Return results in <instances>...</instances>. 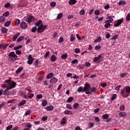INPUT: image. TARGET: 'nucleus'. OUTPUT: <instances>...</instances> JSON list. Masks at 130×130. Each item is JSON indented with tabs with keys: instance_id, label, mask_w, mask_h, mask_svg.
<instances>
[{
	"instance_id": "53",
	"label": "nucleus",
	"mask_w": 130,
	"mask_h": 130,
	"mask_svg": "<svg viewBox=\"0 0 130 130\" xmlns=\"http://www.w3.org/2000/svg\"><path fill=\"white\" fill-rule=\"evenodd\" d=\"M66 108H68V109H73V107H72L71 104H67Z\"/></svg>"
},
{
	"instance_id": "35",
	"label": "nucleus",
	"mask_w": 130,
	"mask_h": 130,
	"mask_svg": "<svg viewBox=\"0 0 130 130\" xmlns=\"http://www.w3.org/2000/svg\"><path fill=\"white\" fill-rule=\"evenodd\" d=\"M1 31L3 34L7 33L8 32V29L6 27H3L1 28Z\"/></svg>"
},
{
	"instance_id": "50",
	"label": "nucleus",
	"mask_w": 130,
	"mask_h": 130,
	"mask_svg": "<svg viewBox=\"0 0 130 130\" xmlns=\"http://www.w3.org/2000/svg\"><path fill=\"white\" fill-rule=\"evenodd\" d=\"M31 113V110H27L25 113V114L24 115L25 116H27L28 115H29V114H30Z\"/></svg>"
},
{
	"instance_id": "4",
	"label": "nucleus",
	"mask_w": 130,
	"mask_h": 130,
	"mask_svg": "<svg viewBox=\"0 0 130 130\" xmlns=\"http://www.w3.org/2000/svg\"><path fill=\"white\" fill-rule=\"evenodd\" d=\"M97 92V88L96 87H92L91 88V91L87 90L85 91V94L87 95H91L92 93H96Z\"/></svg>"
},
{
	"instance_id": "43",
	"label": "nucleus",
	"mask_w": 130,
	"mask_h": 130,
	"mask_svg": "<svg viewBox=\"0 0 130 130\" xmlns=\"http://www.w3.org/2000/svg\"><path fill=\"white\" fill-rule=\"evenodd\" d=\"M61 57L62 59H66L68 57V54H64L61 55Z\"/></svg>"
},
{
	"instance_id": "9",
	"label": "nucleus",
	"mask_w": 130,
	"mask_h": 130,
	"mask_svg": "<svg viewBox=\"0 0 130 130\" xmlns=\"http://www.w3.org/2000/svg\"><path fill=\"white\" fill-rule=\"evenodd\" d=\"M103 119H106V122H108L111 120V118H109V115L108 114H105L102 116Z\"/></svg>"
},
{
	"instance_id": "45",
	"label": "nucleus",
	"mask_w": 130,
	"mask_h": 130,
	"mask_svg": "<svg viewBox=\"0 0 130 130\" xmlns=\"http://www.w3.org/2000/svg\"><path fill=\"white\" fill-rule=\"evenodd\" d=\"M116 97H117L116 94H114L112 96V97H111V98L110 99L111 101H113V100H114V99H115V98H116Z\"/></svg>"
},
{
	"instance_id": "26",
	"label": "nucleus",
	"mask_w": 130,
	"mask_h": 130,
	"mask_svg": "<svg viewBox=\"0 0 130 130\" xmlns=\"http://www.w3.org/2000/svg\"><path fill=\"white\" fill-rule=\"evenodd\" d=\"M20 34H21V33L18 32L17 34H16L12 38L13 39V41H15L16 40V39H17L18 38V37H19V36L20 35Z\"/></svg>"
},
{
	"instance_id": "59",
	"label": "nucleus",
	"mask_w": 130,
	"mask_h": 130,
	"mask_svg": "<svg viewBox=\"0 0 130 130\" xmlns=\"http://www.w3.org/2000/svg\"><path fill=\"white\" fill-rule=\"evenodd\" d=\"M121 87V85H119L115 87V90H116L117 91H118V90H119V89H120Z\"/></svg>"
},
{
	"instance_id": "23",
	"label": "nucleus",
	"mask_w": 130,
	"mask_h": 130,
	"mask_svg": "<svg viewBox=\"0 0 130 130\" xmlns=\"http://www.w3.org/2000/svg\"><path fill=\"white\" fill-rule=\"evenodd\" d=\"M23 71V67H19L16 71V74L17 75H18L20 73V72H22Z\"/></svg>"
},
{
	"instance_id": "20",
	"label": "nucleus",
	"mask_w": 130,
	"mask_h": 130,
	"mask_svg": "<svg viewBox=\"0 0 130 130\" xmlns=\"http://www.w3.org/2000/svg\"><path fill=\"white\" fill-rule=\"evenodd\" d=\"M118 115L120 117H123L125 116V115H126V113L125 112H120L118 113Z\"/></svg>"
},
{
	"instance_id": "17",
	"label": "nucleus",
	"mask_w": 130,
	"mask_h": 130,
	"mask_svg": "<svg viewBox=\"0 0 130 130\" xmlns=\"http://www.w3.org/2000/svg\"><path fill=\"white\" fill-rule=\"evenodd\" d=\"M18 59V58H15L11 56H9L8 57V60L9 61H10V62H14L15 60H17Z\"/></svg>"
},
{
	"instance_id": "25",
	"label": "nucleus",
	"mask_w": 130,
	"mask_h": 130,
	"mask_svg": "<svg viewBox=\"0 0 130 130\" xmlns=\"http://www.w3.org/2000/svg\"><path fill=\"white\" fill-rule=\"evenodd\" d=\"M69 4L70 5H75V4H77V0H70Z\"/></svg>"
},
{
	"instance_id": "40",
	"label": "nucleus",
	"mask_w": 130,
	"mask_h": 130,
	"mask_svg": "<svg viewBox=\"0 0 130 130\" xmlns=\"http://www.w3.org/2000/svg\"><path fill=\"white\" fill-rule=\"evenodd\" d=\"M84 89V88H83L82 86H80L79 87H78V89H77V92H78V93H81V92H83V91L84 90H83Z\"/></svg>"
},
{
	"instance_id": "62",
	"label": "nucleus",
	"mask_w": 130,
	"mask_h": 130,
	"mask_svg": "<svg viewBox=\"0 0 130 130\" xmlns=\"http://www.w3.org/2000/svg\"><path fill=\"white\" fill-rule=\"evenodd\" d=\"M100 48H101V46L99 45L95 46L94 49L98 50L99 49H100Z\"/></svg>"
},
{
	"instance_id": "11",
	"label": "nucleus",
	"mask_w": 130,
	"mask_h": 130,
	"mask_svg": "<svg viewBox=\"0 0 130 130\" xmlns=\"http://www.w3.org/2000/svg\"><path fill=\"white\" fill-rule=\"evenodd\" d=\"M123 22V18H122L117 21V22L114 24V27H118L121 23Z\"/></svg>"
},
{
	"instance_id": "44",
	"label": "nucleus",
	"mask_w": 130,
	"mask_h": 130,
	"mask_svg": "<svg viewBox=\"0 0 130 130\" xmlns=\"http://www.w3.org/2000/svg\"><path fill=\"white\" fill-rule=\"evenodd\" d=\"M119 110H120V111H124V105H122L120 106Z\"/></svg>"
},
{
	"instance_id": "55",
	"label": "nucleus",
	"mask_w": 130,
	"mask_h": 130,
	"mask_svg": "<svg viewBox=\"0 0 130 130\" xmlns=\"http://www.w3.org/2000/svg\"><path fill=\"white\" fill-rule=\"evenodd\" d=\"M85 10L84 9L81 10L79 12L80 15H81V16L83 15H85Z\"/></svg>"
},
{
	"instance_id": "34",
	"label": "nucleus",
	"mask_w": 130,
	"mask_h": 130,
	"mask_svg": "<svg viewBox=\"0 0 130 130\" xmlns=\"http://www.w3.org/2000/svg\"><path fill=\"white\" fill-rule=\"evenodd\" d=\"M38 63H39V60L36 59L34 62V66H35V68H37V66H38Z\"/></svg>"
},
{
	"instance_id": "30",
	"label": "nucleus",
	"mask_w": 130,
	"mask_h": 130,
	"mask_svg": "<svg viewBox=\"0 0 130 130\" xmlns=\"http://www.w3.org/2000/svg\"><path fill=\"white\" fill-rule=\"evenodd\" d=\"M50 59L52 61L54 62L56 60V56L55 55H52L50 57Z\"/></svg>"
},
{
	"instance_id": "6",
	"label": "nucleus",
	"mask_w": 130,
	"mask_h": 130,
	"mask_svg": "<svg viewBox=\"0 0 130 130\" xmlns=\"http://www.w3.org/2000/svg\"><path fill=\"white\" fill-rule=\"evenodd\" d=\"M27 59H28L27 63L28 64H32L34 60V58H33V57L32 56V55L31 54L28 55V56H27Z\"/></svg>"
},
{
	"instance_id": "16",
	"label": "nucleus",
	"mask_w": 130,
	"mask_h": 130,
	"mask_svg": "<svg viewBox=\"0 0 130 130\" xmlns=\"http://www.w3.org/2000/svg\"><path fill=\"white\" fill-rule=\"evenodd\" d=\"M67 123V117H64L61 119L60 124L63 125Z\"/></svg>"
},
{
	"instance_id": "18",
	"label": "nucleus",
	"mask_w": 130,
	"mask_h": 130,
	"mask_svg": "<svg viewBox=\"0 0 130 130\" xmlns=\"http://www.w3.org/2000/svg\"><path fill=\"white\" fill-rule=\"evenodd\" d=\"M64 114L66 115H72L73 114V112L71 110H67L64 111Z\"/></svg>"
},
{
	"instance_id": "42",
	"label": "nucleus",
	"mask_w": 130,
	"mask_h": 130,
	"mask_svg": "<svg viewBox=\"0 0 130 130\" xmlns=\"http://www.w3.org/2000/svg\"><path fill=\"white\" fill-rule=\"evenodd\" d=\"M61 17H62V13H59L56 17V20H59V19H61Z\"/></svg>"
},
{
	"instance_id": "33",
	"label": "nucleus",
	"mask_w": 130,
	"mask_h": 130,
	"mask_svg": "<svg viewBox=\"0 0 130 130\" xmlns=\"http://www.w3.org/2000/svg\"><path fill=\"white\" fill-rule=\"evenodd\" d=\"M6 20V18H5L3 16H1L0 17V23H4Z\"/></svg>"
},
{
	"instance_id": "1",
	"label": "nucleus",
	"mask_w": 130,
	"mask_h": 130,
	"mask_svg": "<svg viewBox=\"0 0 130 130\" xmlns=\"http://www.w3.org/2000/svg\"><path fill=\"white\" fill-rule=\"evenodd\" d=\"M36 26L38 27L37 28L38 33H42L46 28H47V25H43L42 21L39 20L36 23Z\"/></svg>"
},
{
	"instance_id": "32",
	"label": "nucleus",
	"mask_w": 130,
	"mask_h": 130,
	"mask_svg": "<svg viewBox=\"0 0 130 130\" xmlns=\"http://www.w3.org/2000/svg\"><path fill=\"white\" fill-rule=\"evenodd\" d=\"M9 15H10V12L9 11H6L3 14V17H9Z\"/></svg>"
},
{
	"instance_id": "41",
	"label": "nucleus",
	"mask_w": 130,
	"mask_h": 130,
	"mask_svg": "<svg viewBox=\"0 0 130 130\" xmlns=\"http://www.w3.org/2000/svg\"><path fill=\"white\" fill-rule=\"evenodd\" d=\"M10 25H11V21H10L6 22L4 24L5 27H9Z\"/></svg>"
},
{
	"instance_id": "10",
	"label": "nucleus",
	"mask_w": 130,
	"mask_h": 130,
	"mask_svg": "<svg viewBox=\"0 0 130 130\" xmlns=\"http://www.w3.org/2000/svg\"><path fill=\"white\" fill-rule=\"evenodd\" d=\"M26 22H27L28 24H30L31 22H33L34 21V17L32 15H29V17H28L25 19Z\"/></svg>"
},
{
	"instance_id": "61",
	"label": "nucleus",
	"mask_w": 130,
	"mask_h": 130,
	"mask_svg": "<svg viewBox=\"0 0 130 130\" xmlns=\"http://www.w3.org/2000/svg\"><path fill=\"white\" fill-rule=\"evenodd\" d=\"M43 96L42 94H37V99H41Z\"/></svg>"
},
{
	"instance_id": "56",
	"label": "nucleus",
	"mask_w": 130,
	"mask_h": 130,
	"mask_svg": "<svg viewBox=\"0 0 130 130\" xmlns=\"http://www.w3.org/2000/svg\"><path fill=\"white\" fill-rule=\"evenodd\" d=\"M12 128H13V125H9L7 127L6 130H10Z\"/></svg>"
},
{
	"instance_id": "48",
	"label": "nucleus",
	"mask_w": 130,
	"mask_h": 130,
	"mask_svg": "<svg viewBox=\"0 0 130 130\" xmlns=\"http://www.w3.org/2000/svg\"><path fill=\"white\" fill-rule=\"evenodd\" d=\"M78 107H79V103L74 104V105H73V108L74 109H77V108H78Z\"/></svg>"
},
{
	"instance_id": "22",
	"label": "nucleus",
	"mask_w": 130,
	"mask_h": 130,
	"mask_svg": "<svg viewBox=\"0 0 130 130\" xmlns=\"http://www.w3.org/2000/svg\"><path fill=\"white\" fill-rule=\"evenodd\" d=\"M113 18H115V17L113 16H108L107 17V19H109L108 20V21H110V22H111L112 23H113Z\"/></svg>"
},
{
	"instance_id": "8",
	"label": "nucleus",
	"mask_w": 130,
	"mask_h": 130,
	"mask_svg": "<svg viewBox=\"0 0 130 130\" xmlns=\"http://www.w3.org/2000/svg\"><path fill=\"white\" fill-rule=\"evenodd\" d=\"M91 87V85L88 83H86L85 84V86L83 87V92H86V91H89L90 90H89L90 89V88Z\"/></svg>"
},
{
	"instance_id": "13",
	"label": "nucleus",
	"mask_w": 130,
	"mask_h": 130,
	"mask_svg": "<svg viewBox=\"0 0 130 130\" xmlns=\"http://www.w3.org/2000/svg\"><path fill=\"white\" fill-rule=\"evenodd\" d=\"M110 23H112L110 21L107 20L105 21V25H104V27L105 28H107V29H108V28H109V27H110L111 24Z\"/></svg>"
},
{
	"instance_id": "51",
	"label": "nucleus",
	"mask_w": 130,
	"mask_h": 130,
	"mask_svg": "<svg viewBox=\"0 0 130 130\" xmlns=\"http://www.w3.org/2000/svg\"><path fill=\"white\" fill-rule=\"evenodd\" d=\"M117 37H118V36H117V35H115L111 39V40H116Z\"/></svg>"
},
{
	"instance_id": "54",
	"label": "nucleus",
	"mask_w": 130,
	"mask_h": 130,
	"mask_svg": "<svg viewBox=\"0 0 130 130\" xmlns=\"http://www.w3.org/2000/svg\"><path fill=\"white\" fill-rule=\"evenodd\" d=\"M75 53H80V52H81V50H80L79 48H76L75 49Z\"/></svg>"
},
{
	"instance_id": "39",
	"label": "nucleus",
	"mask_w": 130,
	"mask_h": 130,
	"mask_svg": "<svg viewBox=\"0 0 130 130\" xmlns=\"http://www.w3.org/2000/svg\"><path fill=\"white\" fill-rule=\"evenodd\" d=\"M73 100H74V98L70 96L67 100V102L68 103H71V102H72V101Z\"/></svg>"
},
{
	"instance_id": "27",
	"label": "nucleus",
	"mask_w": 130,
	"mask_h": 130,
	"mask_svg": "<svg viewBox=\"0 0 130 130\" xmlns=\"http://www.w3.org/2000/svg\"><path fill=\"white\" fill-rule=\"evenodd\" d=\"M126 2L123 1H120L118 3V6H124V5H126Z\"/></svg>"
},
{
	"instance_id": "52",
	"label": "nucleus",
	"mask_w": 130,
	"mask_h": 130,
	"mask_svg": "<svg viewBox=\"0 0 130 130\" xmlns=\"http://www.w3.org/2000/svg\"><path fill=\"white\" fill-rule=\"evenodd\" d=\"M88 126H89V127H90V128L93 127V126H94V123H93L92 122H90L88 123Z\"/></svg>"
},
{
	"instance_id": "19",
	"label": "nucleus",
	"mask_w": 130,
	"mask_h": 130,
	"mask_svg": "<svg viewBox=\"0 0 130 130\" xmlns=\"http://www.w3.org/2000/svg\"><path fill=\"white\" fill-rule=\"evenodd\" d=\"M53 106H48L46 107V109L47 110V111H52V110H53Z\"/></svg>"
},
{
	"instance_id": "5",
	"label": "nucleus",
	"mask_w": 130,
	"mask_h": 130,
	"mask_svg": "<svg viewBox=\"0 0 130 130\" xmlns=\"http://www.w3.org/2000/svg\"><path fill=\"white\" fill-rule=\"evenodd\" d=\"M120 94L124 98H126V97H128L129 95L128 93H127L125 89L124 88L123 89L121 90Z\"/></svg>"
},
{
	"instance_id": "47",
	"label": "nucleus",
	"mask_w": 130,
	"mask_h": 130,
	"mask_svg": "<svg viewBox=\"0 0 130 130\" xmlns=\"http://www.w3.org/2000/svg\"><path fill=\"white\" fill-rule=\"evenodd\" d=\"M24 38V36H21L17 39V42H20V41H22V40H23Z\"/></svg>"
},
{
	"instance_id": "15",
	"label": "nucleus",
	"mask_w": 130,
	"mask_h": 130,
	"mask_svg": "<svg viewBox=\"0 0 130 130\" xmlns=\"http://www.w3.org/2000/svg\"><path fill=\"white\" fill-rule=\"evenodd\" d=\"M8 56L14 57L15 59L18 58V56H17V55H16V54L15 53V52H11L9 54Z\"/></svg>"
},
{
	"instance_id": "46",
	"label": "nucleus",
	"mask_w": 130,
	"mask_h": 130,
	"mask_svg": "<svg viewBox=\"0 0 130 130\" xmlns=\"http://www.w3.org/2000/svg\"><path fill=\"white\" fill-rule=\"evenodd\" d=\"M20 48H22V45H19L14 48V50H19Z\"/></svg>"
},
{
	"instance_id": "58",
	"label": "nucleus",
	"mask_w": 130,
	"mask_h": 130,
	"mask_svg": "<svg viewBox=\"0 0 130 130\" xmlns=\"http://www.w3.org/2000/svg\"><path fill=\"white\" fill-rule=\"evenodd\" d=\"M84 66L85 67H91V63L89 62H86Z\"/></svg>"
},
{
	"instance_id": "28",
	"label": "nucleus",
	"mask_w": 130,
	"mask_h": 130,
	"mask_svg": "<svg viewBox=\"0 0 130 130\" xmlns=\"http://www.w3.org/2000/svg\"><path fill=\"white\" fill-rule=\"evenodd\" d=\"M124 89H125L126 92H127V93L129 95V94H130V87L129 86H126L125 87H124Z\"/></svg>"
},
{
	"instance_id": "14",
	"label": "nucleus",
	"mask_w": 130,
	"mask_h": 130,
	"mask_svg": "<svg viewBox=\"0 0 130 130\" xmlns=\"http://www.w3.org/2000/svg\"><path fill=\"white\" fill-rule=\"evenodd\" d=\"M9 90L11 89H10V88H8L5 89L3 91V95H6V96H10V92Z\"/></svg>"
},
{
	"instance_id": "24",
	"label": "nucleus",
	"mask_w": 130,
	"mask_h": 130,
	"mask_svg": "<svg viewBox=\"0 0 130 130\" xmlns=\"http://www.w3.org/2000/svg\"><path fill=\"white\" fill-rule=\"evenodd\" d=\"M76 40V36L74 35H71L70 36V41L71 42L75 41Z\"/></svg>"
},
{
	"instance_id": "37",
	"label": "nucleus",
	"mask_w": 130,
	"mask_h": 130,
	"mask_svg": "<svg viewBox=\"0 0 130 130\" xmlns=\"http://www.w3.org/2000/svg\"><path fill=\"white\" fill-rule=\"evenodd\" d=\"M102 39L100 37H98L94 41V43H96L97 42H100L101 41Z\"/></svg>"
},
{
	"instance_id": "21",
	"label": "nucleus",
	"mask_w": 130,
	"mask_h": 130,
	"mask_svg": "<svg viewBox=\"0 0 130 130\" xmlns=\"http://www.w3.org/2000/svg\"><path fill=\"white\" fill-rule=\"evenodd\" d=\"M4 7L8 9V8H13V5H11V3H6Z\"/></svg>"
},
{
	"instance_id": "31",
	"label": "nucleus",
	"mask_w": 130,
	"mask_h": 130,
	"mask_svg": "<svg viewBox=\"0 0 130 130\" xmlns=\"http://www.w3.org/2000/svg\"><path fill=\"white\" fill-rule=\"evenodd\" d=\"M46 105H47V101L44 100H43L42 102V106H43V107L46 106Z\"/></svg>"
},
{
	"instance_id": "12",
	"label": "nucleus",
	"mask_w": 130,
	"mask_h": 130,
	"mask_svg": "<svg viewBox=\"0 0 130 130\" xmlns=\"http://www.w3.org/2000/svg\"><path fill=\"white\" fill-rule=\"evenodd\" d=\"M27 27L28 25H27L25 22L22 21L20 23V27L21 29H27Z\"/></svg>"
},
{
	"instance_id": "64",
	"label": "nucleus",
	"mask_w": 130,
	"mask_h": 130,
	"mask_svg": "<svg viewBox=\"0 0 130 130\" xmlns=\"http://www.w3.org/2000/svg\"><path fill=\"white\" fill-rule=\"evenodd\" d=\"M75 130H83V129H82V128H81V127L79 126H77L75 127Z\"/></svg>"
},
{
	"instance_id": "36",
	"label": "nucleus",
	"mask_w": 130,
	"mask_h": 130,
	"mask_svg": "<svg viewBox=\"0 0 130 130\" xmlns=\"http://www.w3.org/2000/svg\"><path fill=\"white\" fill-rule=\"evenodd\" d=\"M24 104H26V100H22L19 103V106H22Z\"/></svg>"
},
{
	"instance_id": "38",
	"label": "nucleus",
	"mask_w": 130,
	"mask_h": 130,
	"mask_svg": "<svg viewBox=\"0 0 130 130\" xmlns=\"http://www.w3.org/2000/svg\"><path fill=\"white\" fill-rule=\"evenodd\" d=\"M2 88H3V89H6V88H7V89H8V88H9V84H7L6 83L3 84L2 86Z\"/></svg>"
},
{
	"instance_id": "3",
	"label": "nucleus",
	"mask_w": 130,
	"mask_h": 130,
	"mask_svg": "<svg viewBox=\"0 0 130 130\" xmlns=\"http://www.w3.org/2000/svg\"><path fill=\"white\" fill-rule=\"evenodd\" d=\"M104 58L103 57L102 55L100 54L98 55V57H95L93 58V62H97L98 63V62H100V61H103Z\"/></svg>"
},
{
	"instance_id": "60",
	"label": "nucleus",
	"mask_w": 130,
	"mask_h": 130,
	"mask_svg": "<svg viewBox=\"0 0 130 130\" xmlns=\"http://www.w3.org/2000/svg\"><path fill=\"white\" fill-rule=\"evenodd\" d=\"M49 51H47L46 52V53L45 54V55H44V58H46L47 57V56H48L49 55Z\"/></svg>"
},
{
	"instance_id": "2",
	"label": "nucleus",
	"mask_w": 130,
	"mask_h": 130,
	"mask_svg": "<svg viewBox=\"0 0 130 130\" xmlns=\"http://www.w3.org/2000/svg\"><path fill=\"white\" fill-rule=\"evenodd\" d=\"M5 83L8 84V88L10 90L16 88V86H17V83H16V82L12 81L11 78H9V79L6 80L5 81Z\"/></svg>"
},
{
	"instance_id": "7",
	"label": "nucleus",
	"mask_w": 130,
	"mask_h": 130,
	"mask_svg": "<svg viewBox=\"0 0 130 130\" xmlns=\"http://www.w3.org/2000/svg\"><path fill=\"white\" fill-rule=\"evenodd\" d=\"M57 82H58V79L55 77H52L50 80L51 85H55Z\"/></svg>"
},
{
	"instance_id": "57",
	"label": "nucleus",
	"mask_w": 130,
	"mask_h": 130,
	"mask_svg": "<svg viewBox=\"0 0 130 130\" xmlns=\"http://www.w3.org/2000/svg\"><path fill=\"white\" fill-rule=\"evenodd\" d=\"M126 21H130V14H128L126 16Z\"/></svg>"
},
{
	"instance_id": "63",
	"label": "nucleus",
	"mask_w": 130,
	"mask_h": 130,
	"mask_svg": "<svg viewBox=\"0 0 130 130\" xmlns=\"http://www.w3.org/2000/svg\"><path fill=\"white\" fill-rule=\"evenodd\" d=\"M15 53L18 55H20V54H21V51L19 50H16Z\"/></svg>"
},
{
	"instance_id": "29",
	"label": "nucleus",
	"mask_w": 130,
	"mask_h": 130,
	"mask_svg": "<svg viewBox=\"0 0 130 130\" xmlns=\"http://www.w3.org/2000/svg\"><path fill=\"white\" fill-rule=\"evenodd\" d=\"M53 77V73H49L47 76H46V79H49L51 78H52Z\"/></svg>"
},
{
	"instance_id": "49",
	"label": "nucleus",
	"mask_w": 130,
	"mask_h": 130,
	"mask_svg": "<svg viewBox=\"0 0 130 130\" xmlns=\"http://www.w3.org/2000/svg\"><path fill=\"white\" fill-rule=\"evenodd\" d=\"M56 5V3L55 2H52L50 3V6L51 7H55V6Z\"/></svg>"
}]
</instances>
